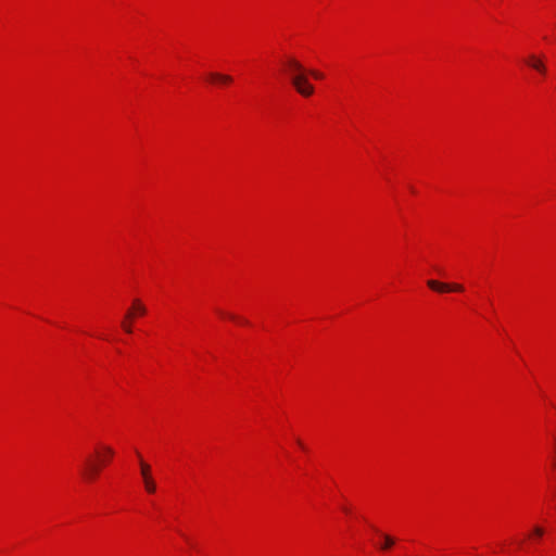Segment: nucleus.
<instances>
[{"instance_id": "obj_1", "label": "nucleus", "mask_w": 556, "mask_h": 556, "mask_svg": "<svg viewBox=\"0 0 556 556\" xmlns=\"http://www.w3.org/2000/svg\"><path fill=\"white\" fill-rule=\"evenodd\" d=\"M147 313V308L143 303L139 299H135L132 301V307L126 313L125 320L122 323L123 329L130 333L132 331L130 321L132 318H136V314L144 315Z\"/></svg>"}, {"instance_id": "obj_2", "label": "nucleus", "mask_w": 556, "mask_h": 556, "mask_svg": "<svg viewBox=\"0 0 556 556\" xmlns=\"http://www.w3.org/2000/svg\"><path fill=\"white\" fill-rule=\"evenodd\" d=\"M291 84L295 90L303 97H309L314 93V87L308 81L304 74L293 75L291 77Z\"/></svg>"}, {"instance_id": "obj_3", "label": "nucleus", "mask_w": 556, "mask_h": 556, "mask_svg": "<svg viewBox=\"0 0 556 556\" xmlns=\"http://www.w3.org/2000/svg\"><path fill=\"white\" fill-rule=\"evenodd\" d=\"M427 286L431 290L437 291L439 293L451 292V291L462 292L464 290V287L459 283H445V282H440V281L432 280V279L427 281Z\"/></svg>"}, {"instance_id": "obj_4", "label": "nucleus", "mask_w": 556, "mask_h": 556, "mask_svg": "<svg viewBox=\"0 0 556 556\" xmlns=\"http://www.w3.org/2000/svg\"><path fill=\"white\" fill-rule=\"evenodd\" d=\"M287 65H288V67L290 70L291 77L293 75L303 74V72H304L303 65L299 61H296L295 59H289L287 61Z\"/></svg>"}, {"instance_id": "obj_5", "label": "nucleus", "mask_w": 556, "mask_h": 556, "mask_svg": "<svg viewBox=\"0 0 556 556\" xmlns=\"http://www.w3.org/2000/svg\"><path fill=\"white\" fill-rule=\"evenodd\" d=\"M528 64H529L532 68L536 70L538 72H540V73H542V74H544V73H545V71H546V68H545V66H544L543 62H542L540 59H538L535 55H531V56L529 58V60H528Z\"/></svg>"}, {"instance_id": "obj_6", "label": "nucleus", "mask_w": 556, "mask_h": 556, "mask_svg": "<svg viewBox=\"0 0 556 556\" xmlns=\"http://www.w3.org/2000/svg\"><path fill=\"white\" fill-rule=\"evenodd\" d=\"M208 77H210L211 80L218 81V83H222V84H229V83L232 81L231 76L225 75V74H219V73H211L208 75Z\"/></svg>"}, {"instance_id": "obj_7", "label": "nucleus", "mask_w": 556, "mask_h": 556, "mask_svg": "<svg viewBox=\"0 0 556 556\" xmlns=\"http://www.w3.org/2000/svg\"><path fill=\"white\" fill-rule=\"evenodd\" d=\"M101 464H94L89 462L88 469H87V476L88 478L92 479L94 478L99 471H100Z\"/></svg>"}, {"instance_id": "obj_8", "label": "nucleus", "mask_w": 556, "mask_h": 556, "mask_svg": "<svg viewBox=\"0 0 556 556\" xmlns=\"http://www.w3.org/2000/svg\"><path fill=\"white\" fill-rule=\"evenodd\" d=\"M140 468H141V476L143 478V481L147 480V479H151L152 478L151 473H150L151 468H150V466L147 463L141 460L140 462Z\"/></svg>"}, {"instance_id": "obj_9", "label": "nucleus", "mask_w": 556, "mask_h": 556, "mask_svg": "<svg viewBox=\"0 0 556 556\" xmlns=\"http://www.w3.org/2000/svg\"><path fill=\"white\" fill-rule=\"evenodd\" d=\"M143 482H144L146 490L149 493H154L155 492L156 486H155V482H154V480L152 478L151 479H147Z\"/></svg>"}, {"instance_id": "obj_10", "label": "nucleus", "mask_w": 556, "mask_h": 556, "mask_svg": "<svg viewBox=\"0 0 556 556\" xmlns=\"http://www.w3.org/2000/svg\"><path fill=\"white\" fill-rule=\"evenodd\" d=\"M384 538V544L381 546L382 549H388L394 544V539L388 534L383 535Z\"/></svg>"}, {"instance_id": "obj_11", "label": "nucleus", "mask_w": 556, "mask_h": 556, "mask_svg": "<svg viewBox=\"0 0 556 556\" xmlns=\"http://www.w3.org/2000/svg\"><path fill=\"white\" fill-rule=\"evenodd\" d=\"M309 73L316 79H323V77H324L323 73L315 71V70H312Z\"/></svg>"}, {"instance_id": "obj_12", "label": "nucleus", "mask_w": 556, "mask_h": 556, "mask_svg": "<svg viewBox=\"0 0 556 556\" xmlns=\"http://www.w3.org/2000/svg\"><path fill=\"white\" fill-rule=\"evenodd\" d=\"M103 452L108 457H111L114 454V451L110 446H104Z\"/></svg>"}, {"instance_id": "obj_13", "label": "nucleus", "mask_w": 556, "mask_h": 556, "mask_svg": "<svg viewBox=\"0 0 556 556\" xmlns=\"http://www.w3.org/2000/svg\"><path fill=\"white\" fill-rule=\"evenodd\" d=\"M533 532L536 536H542L544 534V530L541 527H535Z\"/></svg>"}, {"instance_id": "obj_14", "label": "nucleus", "mask_w": 556, "mask_h": 556, "mask_svg": "<svg viewBox=\"0 0 556 556\" xmlns=\"http://www.w3.org/2000/svg\"><path fill=\"white\" fill-rule=\"evenodd\" d=\"M219 313H220V315L228 316V317H229L230 319H232V320H237V317H236L235 315H226V314H225V313H223V312H219Z\"/></svg>"}, {"instance_id": "obj_15", "label": "nucleus", "mask_w": 556, "mask_h": 556, "mask_svg": "<svg viewBox=\"0 0 556 556\" xmlns=\"http://www.w3.org/2000/svg\"><path fill=\"white\" fill-rule=\"evenodd\" d=\"M106 460H108V456H104L103 458H101L100 464L104 465L106 463Z\"/></svg>"}]
</instances>
